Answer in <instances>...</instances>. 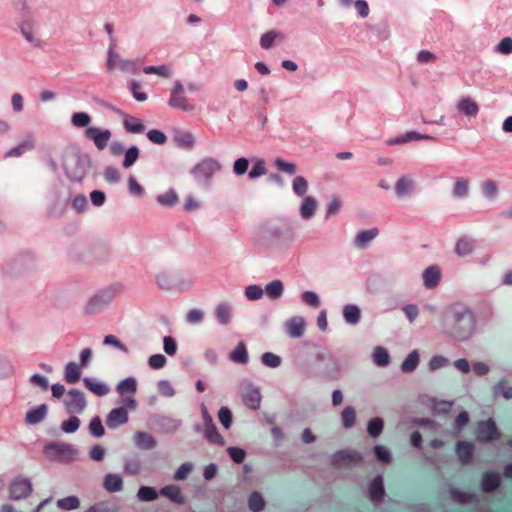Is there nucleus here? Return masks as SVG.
I'll return each instance as SVG.
<instances>
[{
  "label": "nucleus",
  "mask_w": 512,
  "mask_h": 512,
  "mask_svg": "<svg viewBox=\"0 0 512 512\" xmlns=\"http://www.w3.org/2000/svg\"><path fill=\"white\" fill-rule=\"evenodd\" d=\"M473 449V445L470 443L458 442L456 452L462 463H468L471 460Z\"/></svg>",
  "instance_id": "obj_47"
},
{
  "label": "nucleus",
  "mask_w": 512,
  "mask_h": 512,
  "mask_svg": "<svg viewBox=\"0 0 512 512\" xmlns=\"http://www.w3.org/2000/svg\"><path fill=\"white\" fill-rule=\"evenodd\" d=\"M261 362L266 367L278 368L282 363V359L277 354H274L272 352H265L261 356Z\"/></svg>",
  "instance_id": "obj_60"
},
{
  "label": "nucleus",
  "mask_w": 512,
  "mask_h": 512,
  "mask_svg": "<svg viewBox=\"0 0 512 512\" xmlns=\"http://www.w3.org/2000/svg\"><path fill=\"white\" fill-rule=\"evenodd\" d=\"M168 105L171 108L179 109L184 112H191L195 109L194 103L187 97L184 85L180 80H176L170 91Z\"/></svg>",
  "instance_id": "obj_6"
},
{
  "label": "nucleus",
  "mask_w": 512,
  "mask_h": 512,
  "mask_svg": "<svg viewBox=\"0 0 512 512\" xmlns=\"http://www.w3.org/2000/svg\"><path fill=\"white\" fill-rule=\"evenodd\" d=\"M173 140L181 148H192L195 144V137L188 131H176L173 134Z\"/></svg>",
  "instance_id": "obj_32"
},
{
  "label": "nucleus",
  "mask_w": 512,
  "mask_h": 512,
  "mask_svg": "<svg viewBox=\"0 0 512 512\" xmlns=\"http://www.w3.org/2000/svg\"><path fill=\"white\" fill-rule=\"evenodd\" d=\"M35 146L34 140L32 138L26 139L17 146L11 148L6 154L5 157H18L22 155L25 151L33 149Z\"/></svg>",
  "instance_id": "obj_43"
},
{
  "label": "nucleus",
  "mask_w": 512,
  "mask_h": 512,
  "mask_svg": "<svg viewBox=\"0 0 512 512\" xmlns=\"http://www.w3.org/2000/svg\"><path fill=\"white\" fill-rule=\"evenodd\" d=\"M481 192L486 199L493 201L499 194L498 184L493 180H485L481 183Z\"/></svg>",
  "instance_id": "obj_35"
},
{
  "label": "nucleus",
  "mask_w": 512,
  "mask_h": 512,
  "mask_svg": "<svg viewBox=\"0 0 512 512\" xmlns=\"http://www.w3.org/2000/svg\"><path fill=\"white\" fill-rule=\"evenodd\" d=\"M499 395H501L506 400L512 399V386L509 388H506V380L505 379H500L493 386V396L498 397Z\"/></svg>",
  "instance_id": "obj_52"
},
{
  "label": "nucleus",
  "mask_w": 512,
  "mask_h": 512,
  "mask_svg": "<svg viewBox=\"0 0 512 512\" xmlns=\"http://www.w3.org/2000/svg\"><path fill=\"white\" fill-rule=\"evenodd\" d=\"M369 495L373 501H380L384 496L383 478L377 476L369 487Z\"/></svg>",
  "instance_id": "obj_37"
},
{
  "label": "nucleus",
  "mask_w": 512,
  "mask_h": 512,
  "mask_svg": "<svg viewBox=\"0 0 512 512\" xmlns=\"http://www.w3.org/2000/svg\"><path fill=\"white\" fill-rule=\"evenodd\" d=\"M229 359L238 364H247L249 361V355L246 344L243 341L237 343L235 348L230 352Z\"/></svg>",
  "instance_id": "obj_27"
},
{
  "label": "nucleus",
  "mask_w": 512,
  "mask_h": 512,
  "mask_svg": "<svg viewBox=\"0 0 512 512\" xmlns=\"http://www.w3.org/2000/svg\"><path fill=\"white\" fill-rule=\"evenodd\" d=\"M80 427V420L77 416H70L67 420L61 424V430L64 433L71 434L76 432Z\"/></svg>",
  "instance_id": "obj_62"
},
{
  "label": "nucleus",
  "mask_w": 512,
  "mask_h": 512,
  "mask_svg": "<svg viewBox=\"0 0 512 512\" xmlns=\"http://www.w3.org/2000/svg\"><path fill=\"white\" fill-rule=\"evenodd\" d=\"M89 433L96 438H101L105 434L104 427L102 425L101 418L94 416L89 423Z\"/></svg>",
  "instance_id": "obj_58"
},
{
  "label": "nucleus",
  "mask_w": 512,
  "mask_h": 512,
  "mask_svg": "<svg viewBox=\"0 0 512 512\" xmlns=\"http://www.w3.org/2000/svg\"><path fill=\"white\" fill-rule=\"evenodd\" d=\"M499 437L495 422L492 419L481 421L476 428V438L481 442H488Z\"/></svg>",
  "instance_id": "obj_13"
},
{
  "label": "nucleus",
  "mask_w": 512,
  "mask_h": 512,
  "mask_svg": "<svg viewBox=\"0 0 512 512\" xmlns=\"http://www.w3.org/2000/svg\"><path fill=\"white\" fill-rule=\"evenodd\" d=\"M285 36L275 30H270L260 37V45L264 49H270L276 40H283Z\"/></svg>",
  "instance_id": "obj_40"
},
{
  "label": "nucleus",
  "mask_w": 512,
  "mask_h": 512,
  "mask_svg": "<svg viewBox=\"0 0 512 512\" xmlns=\"http://www.w3.org/2000/svg\"><path fill=\"white\" fill-rule=\"evenodd\" d=\"M469 181L464 178H457L453 184L452 194L457 199H463L468 196Z\"/></svg>",
  "instance_id": "obj_38"
},
{
  "label": "nucleus",
  "mask_w": 512,
  "mask_h": 512,
  "mask_svg": "<svg viewBox=\"0 0 512 512\" xmlns=\"http://www.w3.org/2000/svg\"><path fill=\"white\" fill-rule=\"evenodd\" d=\"M118 114L123 119V126L125 130L132 134H139L145 130V127L140 119L125 113L124 111H118Z\"/></svg>",
  "instance_id": "obj_20"
},
{
  "label": "nucleus",
  "mask_w": 512,
  "mask_h": 512,
  "mask_svg": "<svg viewBox=\"0 0 512 512\" xmlns=\"http://www.w3.org/2000/svg\"><path fill=\"white\" fill-rule=\"evenodd\" d=\"M378 235L379 229L377 227H372L368 230H361L355 235L353 244L357 249H366Z\"/></svg>",
  "instance_id": "obj_16"
},
{
  "label": "nucleus",
  "mask_w": 512,
  "mask_h": 512,
  "mask_svg": "<svg viewBox=\"0 0 512 512\" xmlns=\"http://www.w3.org/2000/svg\"><path fill=\"white\" fill-rule=\"evenodd\" d=\"M221 162L214 157H205L190 170L193 179L205 189L210 188L213 177L222 170Z\"/></svg>",
  "instance_id": "obj_2"
},
{
  "label": "nucleus",
  "mask_w": 512,
  "mask_h": 512,
  "mask_svg": "<svg viewBox=\"0 0 512 512\" xmlns=\"http://www.w3.org/2000/svg\"><path fill=\"white\" fill-rule=\"evenodd\" d=\"M47 405L41 404L32 409H30L25 416V421L29 425H36L42 422L47 415Z\"/></svg>",
  "instance_id": "obj_25"
},
{
  "label": "nucleus",
  "mask_w": 512,
  "mask_h": 512,
  "mask_svg": "<svg viewBox=\"0 0 512 512\" xmlns=\"http://www.w3.org/2000/svg\"><path fill=\"white\" fill-rule=\"evenodd\" d=\"M442 333L456 342H465L476 331V318L473 311L463 305H452L441 323Z\"/></svg>",
  "instance_id": "obj_1"
},
{
  "label": "nucleus",
  "mask_w": 512,
  "mask_h": 512,
  "mask_svg": "<svg viewBox=\"0 0 512 512\" xmlns=\"http://www.w3.org/2000/svg\"><path fill=\"white\" fill-rule=\"evenodd\" d=\"M81 370L75 362H68L64 369V380L69 384H74L80 380Z\"/></svg>",
  "instance_id": "obj_34"
},
{
  "label": "nucleus",
  "mask_w": 512,
  "mask_h": 512,
  "mask_svg": "<svg viewBox=\"0 0 512 512\" xmlns=\"http://www.w3.org/2000/svg\"><path fill=\"white\" fill-rule=\"evenodd\" d=\"M84 136L92 141L99 151H102L108 146L112 132L107 128L92 126L84 130Z\"/></svg>",
  "instance_id": "obj_10"
},
{
  "label": "nucleus",
  "mask_w": 512,
  "mask_h": 512,
  "mask_svg": "<svg viewBox=\"0 0 512 512\" xmlns=\"http://www.w3.org/2000/svg\"><path fill=\"white\" fill-rule=\"evenodd\" d=\"M456 108L459 113L467 117H476L479 113L478 104L470 96L461 97L456 103Z\"/></svg>",
  "instance_id": "obj_18"
},
{
  "label": "nucleus",
  "mask_w": 512,
  "mask_h": 512,
  "mask_svg": "<svg viewBox=\"0 0 512 512\" xmlns=\"http://www.w3.org/2000/svg\"><path fill=\"white\" fill-rule=\"evenodd\" d=\"M317 200L312 196H306L302 198V202L299 207V214L303 220H310L314 217L317 210Z\"/></svg>",
  "instance_id": "obj_21"
},
{
  "label": "nucleus",
  "mask_w": 512,
  "mask_h": 512,
  "mask_svg": "<svg viewBox=\"0 0 512 512\" xmlns=\"http://www.w3.org/2000/svg\"><path fill=\"white\" fill-rule=\"evenodd\" d=\"M455 253L459 257L471 255L475 250L474 241L466 236L460 237L455 243Z\"/></svg>",
  "instance_id": "obj_26"
},
{
  "label": "nucleus",
  "mask_w": 512,
  "mask_h": 512,
  "mask_svg": "<svg viewBox=\"0 0 512 512\" xmlns=\"http://www.w3.org/2000/svg\"><path fill=\"white\" fill-rule=\"evenodd\" d=\"M91 116L86 112H75L71 116V124L76 128H90Z\"/></svg>",
  "instance_id": "obj_48"
},
{
  "label": "nucleus",
  "mask_w": 512,
  "mask_h": 512,
  "mask_svg": "<svg viewBox=\"0 0 512 512\" xmlns=\"http://www.w3.org/2000/svg\"><path fill=\"white\" fill-rule=\"evenodd\" d=\"M301 300L306 305L312 307V308H318L321 304V300L319 295L311 290H307L301 293Z\"/></svg>",
  "instance_id": "obj_59"
},
{
  "label": "nucleus",
  "mask_w": 512,
  "mask_h": 512,
  "mask_svg": "<svg viewBox=\"0 0 512 512\" xmlns=\"http://www.w3.org/2000/svg\"><path fill=\"white\" fill-rule=\"evenodd\" d=\"M160 494L168 497L171 501L177 504L184 503V497L182 496L180 489L175 485H167L161 488Z\"/></svg>",
  "instance_id": "obj_42"
},
{
  "label": "nucleus",
  "mask_w": 512,
  "mask_h": 512,
  "mask_svg": "<svg viewBox=\"0 0 512 512\" xmlns=\"http://www.w3.org/2000/svg\"><path fill=\"white\" fill-rule=\"evenodd\" d=\"M137 389V381L134 377H127L123 380H121L118 385L116 386V390L123 394L125 392H129L131 394H134Z\"/></svg>",
  "instance_id": "obj_54"
},
{
  "label": "nucleus",
  "mask_w": 512,
  "mask_h": 512,
  "mask_svg": "<svg viewBox=\"0 0 512 512\" xmlns=\"http://www.w3.org/2000/svg\"><path fill=\"white\" fill-rule=\"evenodd\" d=\"M264 291L271 300H277L283 295L284 284L281 280L275 279L266 284Z\"/></svg>",
  "instance_id": "obj_33"
},
{
  "label": "nucleus",
  "mask_w": 512,
  "mask_h": 512,
  "mask_svg": "<svg viewBox=\"0 0 512 512\" xmlns=\"http://www.w3.org/2000/svg\"><path fill=\"white\" fill-rule=\"evenodd\" d=\"M157 425L162 432L171 434L180 429L182 421L180 419L164 416L157 420Z\"/></svg>",
  "instance_id": "obj_28"
},
{
  "label": "nucleus",
  "mask_w": 512,
  "mask_h": 512,
  "mask_svg": "<svg viewBox=\"0 0 512 512\" xmlns=\"http://www.w3.org/2000/svg\"><path fill=\"white\" fill-rule=\"evenodd\" d=\"M214 315L216 318V321L222 325L227 326L232 321L233 316V306L228 301H221L219 302L214 309Z\"/></svg>",
  "instance_id": "obj_14"
},
{
  "label": "nucleus",
  "mask_w": 512,
  "mask_h": 512,
  "mask_svg": "<svg viewBox=\"0 0 512 512\" xmlns=\"http://www.w3.org/2000/svg\"><path fill=\"white\" fill-rule=\"evenodd\" d=\"M121 290V286L112 285L97 291L87 301L84 308L85 312L87 314H96L103 311L112 303Z\"/></svg>",
  "instance_id": "obj_5"
},
{
  "label": "nucleus",
  "mask_w": 512,
  "mask_h": 512,
  "mask_svg": "<svg viewBox=\"0 0 512 512\" xmlns=\"http://www.w3.org/2000/svg\"><path fill=\"white\" fill-rule=\"evenodd\" d=\"M305 319L302 316H293L285 323V329L289 337L299 339L305 331Z\"/></svg>",
  "instance_id": "obj_15"
},
{
  "label": "nucleus",
  "mask_w": 512,
  "mask_h": 512,
  "mask_svg": "<svg viewBox=\"0 0 512 512\" xmlns=\"http://www.w3.org/2000/svg\"><path fill=\"white\" fill-rule=\"evenodd\" d=\"M218 419H219V422L221 423V425L226 430H228L232 425V419H233L231 410L226 406L221 407L218 411Z\"/></svg>",
  "instance_id": "obj_64"
},
{
  "label": "nucleus",
  "mask_w": 512,
  "mask_h": 512,
  "mask_svg": "<svg viewBox=\"0 0 512 512\" xmlns=\"http://www.w3.org/2000/svg\"><path fill=\"white\" fill-rule=\"evenodd\" d=\"M45 454L55 461H70L76 458L77 449L67 443L51 442L44 446Z\"/></svg>",
  "instance_id": "obj_7"
},
{
  "label": "nucleus",
  "mask_w": 512,
  "mask_h": 512,
  "mask_svg": "<svg viewBox=\"0 0 512 512\" xmlns=\"http://www.w3.org/2000/svg\"><path fill=\"white\" fill-rule=\"evenodd\" d=\"M372 360L375 365L379 367H385L390 363V356L388 351L381 347L377 346L372 353Z\"/></svg>",
  "instance_id": "obj_41"
},
{
  "label": "nucleus",
  "mask_w": 512,
  "mask_h": 512,
  "mask_svg": "<svg viewBox=\"0 0 512 512\" xmlns=\"http://www.w3.org/2000/svg\"><path fill=\"white\" fill-rule=\"evenodd\" d=\"M157 202L165 207H171L178 201V195L174 189H169L156 198Z\"/></svg>",
  "instance_id": "obj_51"
},
{
  "label": "nucleus",
  "mask_w": 512,
  "mask_h": 512,
  "mask_svg": "<svg viewBox=\"0 0 512 512\" xmlns=\"http://www.w3.org/2000/svg\"><path fill=\"white\" fill-rule=\"evenodd\" d=\"M103 488L109 493H117L123 490V479L116 473H108L103 477Z\"/></svg>",
  "instance_id": "obj_23"
},
{
  "label": "nucleus",
  "mask_w": 512,
  "mask_h": 512,
  "mask_svg": "<svg viewBox=\"0 0 512 512\" xmlns=\"http://www.w3.org/2000/svg\"><path fill=\"white\" fill-rule=\"evenodd\" d=\"M139 157V149L137 146H130L124 153L123 167L130 168L137 161Z\"/></svg>",
  "instance_id": "obj_57"
},
{
  "label": "nucleus",
  "mask_w": 512,
  "mask_h": 512,
  "mask_svg": "<svg viewBox=\"0 0 512 512\" xmlns=\"http://www.w3.org/2000/svg\"><path fill=\"white\" fill-rule=\"evenodd\" d=\"M500 483V476L497 473H486L482 477V489L485 492H491L495 490Z\"/></svg>",
  "instance_id": "obj_44"
},
{
  "label": "nucleus",
  "mask_w": 512,
  "mask_h": 512,
  "mask_svg": "<svg viewBox=\"0 0 512 512\" xmlns=\"http://www.w3.org/2000/svg\"><path fill=\"white\" fill-rule=\"evenodd\" d=\"M242 400L244 404L252 410L260 407L261 394L259 389L249 381L241 383Z\"/></svg>",
  "instance_id": "obj_11"
},
{
  "label": "nucleus",
  "mask_w": 512,
  "mask_h": 512,
  "mask_svg": "<svg viewBox=\"0 0 512 512\" xmlns=\"http://www.w3.org/2000/svg\"><path fill=\"white\" fill-rule=\"evenodd\" d=\"M134 442L136 446L143 450H150L156 447V440L146 432H136L134 435Z\"/></svg>",
  "instance_id": "obj_29"
},
{
  "label": "nucleus",
  "mask_w": 512,
  "mask_h": 512,
  "mask_svg": "<svg viewBox=\"0 0 512 512\" xmlns=\"http://www.w3.org/2000/svg\"><path fill=\"white\" fill-rule=\"evenodd\" d=\"M107 68L109 70L120 69L126 72H135L137 65L132 60L122 59L115 49V44L111 43L108 47Z\"/></svg>",
  "instance_id": "obj_8"
},
{
  "label": "nucleus",
  "mask_w": 512,
  "mask_h": 512,
  "mask_svg": "<svg viewBox=\"0 0 512 512\" xmlns=\"http://www.w3.org/2000/svg\"><path fill=\"white\" fill-rule=\"evenodd\" d=\"M440 269L437 266H429L423 271V284L428 289L438 286L440 281Z\"/></svg>",
  "instance_id": "obj_24"
},
{
  "label": "nucleus",
  "mask_w": 512,
  "mask_h": 512,
  "mask_svg": "<svg viewBox=\"0 0 512 512\" xmlns=\"http://www.w3.org/2000/svg\"><path fill=\"white\" fill-rule=\"evenodd\" d=\"M384 422L380 417L372 418L367 425V432L372 438H377L383 431Z\"/></svg>",
  "instance_id": "obj_55"
},
{
  "label": "nucleus",
  "mask_w": 512,
  "mask_h": 512,
  "mask_svg": "<svg viewBox=\"0 0 512 512\" xmlns=\"http://www.w3.org/2000/svg\"><path fill=\"white\" fill-rule=\"evenodd\" d=\"M85 387L96 396H104L109 393L110 387L103 381L93 378L85 377L83 379Z\"/></svg>",
  "instance_id": "obj_22"
},
{
  "label": "nucleus",
  "mask_w": 512,
  "mask_h": 512,
  "mask_svg": "<svg viewBox=\"0 0 512 512\" xmlns=\"http://www.w3.org/2000/svg\"><path fill=\"white\" fill-rule=\"evenodd\" d=\"M292 191L293 193L301 198L306 197V193L308 191V181L305 177L301 175H297L292 180Z\"/></svg>",
  "instance_id": "obj_39"
},
{
  "label": "nucleus",
  "mask_w": 512,
  "mask_h": 512,
  "mask_svg": "<svg viewBox=\"0 0 512 512\" xmlns=\"http://www.w3.org/2000/svg\"><path fill=\"white\" fill-rule=\"evenodd\" d=\"M62 166L71 181L81 182L90 166V158L87 155L65 153L62 155Z\"/></svg>",
  "instance_id": "obj_3"
},
{
  "label": "nucleus",
  "mask_w": 512,
  "mask_h": 512,
  "mask_svg": "<svg viewBox=\"0 0 512 512\" xmlns=\"http://www.w3.org/2000/svg\"><path fill=\"white\" fill-rule=\"evenodd\" d=\"M356 457L357 461L362 460V456L358 452L338 451L332 457V463L337 466L348 465V458Z\"/></svg>",
  "instance_id": "obj_46"
},
{
  "label": "nucleus",
  "mask_w": 512,
  "mask_h": 512,
  "mask_svg": "<svg viewBox=\"0 0 512 512\" xmlns=\"http://www.w3.org/2000/svg\"><path fill=\"white\" fill-rule=\"evenodd\" d=\"M58 508L66 511L76 510L80 507V500L77 496L71 495L57 500Z\"/></svg>",
  "instance_id": "obj_50"
},
{
  "label": "nucleus",
  "mask_w": 512,
  "mask_h": 512,
  "mask_svg": "<svg viewBox=\"0 0 512 512\" xmlns=\"http://www.w3.org/2000/svg\"><path fill=\"white\" fill-rule=\"evenodd\" d=\"M419 353L417 350L411 351L401 364V371L404 373L413 372L419 364Z\"/></svg>",
  "instance_id": "obj_36"
},
{
  "label": "nucleus",
  "mask_w": 512,
  "mask_h": 512,
  "mask_svg": "<svg viewBox=\"0 0 512 512\" xmlns=\"http://www.w3.org/2000/svg\"><path fill=\"white\" fill-rule=\"evenodd\" d=\"M128 412L125 407H119L112 409L106 418V424L108 428L115 429L120 425L127 423Z\"/></svg>",
  "instance_id": "obj_19"
},
{
  "label": "nucleus",
  "mask_w": 512,
  "mask_h": 512,
  "mask_svg": "<svg viewBox=\"0 0 512 512\" xmlns=\"http://www.w3.org/2000/svg\"><path fill=\"white\" fill-rule=\"evenodd\" d=\"M415 183L411 176L404 175L397 179L395 183V193L398 198L403 199L412 195Z\"/></svg>",
  "instance_id": "obj_17"
},
{
  "label": "nucleus",
  "mask_w": 512,
  "mask_h": 512,
  "mask_svg": "<svg viewBox=\"0 0 512 512\" xmlns=\"http://www.w3.org/2000/svg\"><path fill=\"white\" fill-rule=\"evenodd\" d=\"M203 434L205 439L210 443L217 444L219 446H223L225 444L224 439L218 432L214 422L204 425Z\"/></svg>",
  "instance_id": "obj_31"
},
{
  "label": "nucleus",
  "mask_w": 512,
  "mask_h": 512,
  "mask_svg": "<svg viewBox=\"0 0 512 512\" xmlns=\"http://www.w3.org/2000/svg\"><path fill=\"white\" fill-rule=\"evenodd\" d=\"M248 505L251 511L259 512L264 509L265 502L260 493L253 492L248 499Z\"/></svg>",
  "instance_id": "obj_61"
},
{
  "label": "nucleus",
  "mask_w": 512,
  "mask_h": 512,
  "mask_svg": "<svg viewBox=\"0 0 512 512\" xmlns=\"http://www.w3.org/2000/svg\"><path fill=\"white\" fill-rule=\"evenodd\" d=\"M343 318L347 324L356 325L361 318V310L355 304H347L343 307Z\"/></svg>",
  "instance_id": "obj_30"
},
{
  "label": "nucleus",
  "mask_w": 512,
  "mask_h": 512,
  "mask_svg": "<svg viewBox=\"0 0 512 512\" xmlns=\"http://www.w3.org/2000/svg\"><path fill=\"white\" fill-rule=\"evenodd\" d=\"M136 497L141 502H151L157 499L158 492L153 487L141 486L138 489Z\"/></svg>",
  "instance_id": "obj_49"
},
{
  "label": "nucleus",
  "mask_w": 512,
  "mask_h": 512,
  "mask_svg": "<svg viewBox=\"0 0 512 512\" xmlns=\"http://www.w3.org/2000/svg\"><path fill=\"white\" fill-rule=\"evenodd\" d=\"M143 71L146 74H156L163 78H169L172 74L170 66L166 64L159 66H146Z\"/></svg>",
  "instance_id": "obj_56"
},
{
  "label": "nucleus",
  "mask_w": 512,
  "mask_h": 512,
  "mask_svg": "<svg viewBox=\"0 0 512 512\" xmlns=\"http://www.w3.org/2000/svg\"><path fill=\"white\" fill-rule=\"evenodd\" d=\"M267 173L265 161L262 159H255L252 169L249 171V178L256 179Z\"/></svg>",
  "instance_id": "obj_63"
},
{
  "label": "nucleus",
  "mask_w": 512,
  "mask_h": 512,
  "mask_svg": "<svg viewBox=\"0 0 512 512\" xmlns=\"http://www.w3.org/2000/svg\"><path fill=\"white\" fill-rule=\"evenodd\" d=\"M356 423V412L355 409L348 405L341 412V424L343 428L350 429Z\"/></svg>",
  "instance_id": "obj_45"
},
{
  "label": "nucleus",
  "mask_w": 512,
  "mask_h": 512,
  "mask_svg": "<svg viewBox=\"0 0 512 512\" xmlns=\"http://www.w3.org/2000/svg\"><path fill=\"white\" fill-rule=\"evenodd\" d=\"M65 409L70 414H79L87 406L85 394L79 389H70L64 400Z\"/></svg>",
  "instance_id": "obj_9"
},
{
  "label": "nucleus",
  "mask_w": 512,
  "mask_h": 512,
  "mask_svg": "<svg viewBox=\"0 0 512 512\" xmlns=\"http://www.w3.org/2000/svg\"><path fill=\"white\" fill-rule=\"evenodd\" d=\"M19 28L27 42H29L37 47L40 45V41L34 36L33 26L30 22H28V21L22 22L20 24Z\"/></svg>",
  "instance_id": "obj_53"
},
{
  "label": "nucleus",
  "mask_w": 512,
  "mask_h": 512,
  "mask_svg": "<svg viewBox=\"0 0 512 512\" xmlns=\"http://www.w3.org/2000/svg\"><path fill=\"white\" fill-rule=\"evenodd\" d=\"M293 240L292 232L280 225H267L262 228L258 244L261 247L282 246Z\"/></svg>",
  "instance_id": "obj_4"
},
{
  "label": "nucleus",
  "mask_w": 512,
  "mask_h": 512,
  "mask_svg": "<svg viewBox=\"0 0 512 512\" xmlns=\"http://www.w3.org/2000/svg\"><path fill=\"white\" fill-rule=\"evenodd\" d=\"M9 493L13 500L25 499L32 493V483L28 478L17 477L11 482Z\"/></svg>",
  "instance_id": "obj_12"
}]
</instances>
